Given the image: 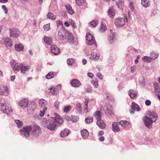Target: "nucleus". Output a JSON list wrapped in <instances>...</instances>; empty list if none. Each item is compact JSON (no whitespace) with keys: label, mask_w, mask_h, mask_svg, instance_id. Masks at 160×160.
Masks as SVG:
<instances>
[{"label":"nucleus","mask_w":160,"mask_h":160,"mask_svg":"<svg viewBox=\"0 0 160 160\" xmlns=\"http://www.w3.org/2000/svg\"><path fill=\"white\" fill-rule=\"evenodd\" d=\"M55 117H52L50 121L45 119H43L42 121V126L51 131L54 130L56 127V123L62 124L63 122V119L58 114L55 113Z\"/></svg>","instance_id":"1"},{"label":"nucleus","mask_w":160,"mask_h":160,"mask_svg":"<svg viewBox=\"0 0 160 160\" xmlns=\"http://www.w3.org/2000/svg\"><path fill=\"white\" fill-rule=\"evenodd\" d=\"M0 102L1 110L3 112L7 114H10V112H12V109L7 100L4 98H2L0 100Z\"/></svg>","instance_id":"2"},{"label":"nucleus","mask_w":160,"mask_h":160,"mask_svg":"<svg viewBox=\"0 0 160 160\" xmlns=\"http://www.w3.org/2000/svg\"><path fill=\"white\" fill-rule=\"evenodd\" d=\"M68 32L63 28H61L58 31L57 38L59 40H63L66 38Z\"/></svg>","instance_id":"3"},{"label":"nucleus","mask_w":160,"mask_h":160,"mask_svg":"<svg viewBox=\"0 0 160 160\" xmlns=\"http://www.w3.org/2000/svg\"><path fill=\"white\" fill-rule=\"evenodd\" d=\"M32 130V128L30 126H24L22 130H20V132L21 134L28 137L30 135V132Z\"/></svg>","instance_id":"4"},{"label":"nucleus","mask_w":160,"mask_h":160,"mask_svg":"<svg viewBox=\"0 0 160 160\" xmlns=\"http://www.w3.org/2000/svg\"><path fill=\"white\" fill-rule=\"evenodd\" d=\"M86 38L87 43L89 45H96V42L94 38L90 33L86 34Z\"/></svg>","instance_id":"5"},{"label":"nucleus","mask_w":160,"mask_h":160,"mask_svg":"<svg viewBox=\"0 0 160 160\" xmlns=\"http://www.w3.org/2000/svg\"><path fill=\"white\" fill-rule=\"evenodd\" d=\"M114 24L117 28L122 27L125 24V18H117L114 20Z\"/></svg>","instance_id":"6"},{"label":"nucleus","mask_w":160,"mask_h":160,"mask_svg":"<svg viewBox=\"0 0 160 160\" xmlns=\"http://www.w3.org/2000/svg\"><path fill=\"white\" fill-rule=\"evenodd\" d=\"M143 119L144 124L147 127L149 128L152 127V123L154 122L152 121V119L148 116L144 117Z\"/></svg>","instance_id":"7"},{"label":"nucleus","mask_w":160,"mask_h":160,"mask_svg":"<svg viewBox=\"0 0 160 160\" xmlns=\"http://www.w3.org/2000/svg\"><path fill=\"white\" fill-rule=\"evenodd\" d=\"M10 31V36L11 37L17 38L20 34V32L16 28H11L9 29Z\"/></svg>","instance_id":"8"},{"label":"nucleus","mask_w":160,"mask_h":160,"mask_svg":"<svg viewBox=\"0 0 160 160\" xmlns=\"http://www.w3.org/2000/svg\"><path fill=\"white\" fill-rule=\"evenodd\" d=\"M29 103L28 99L27 98H23L18 103L19 106L22 109L26 108Z\"/></svg>","instance_id":"9"},{"label":"nucleus","mask_w":160,"mask_h":160,"mask_svg":"<svg viewBox=\"0 0 160 160\" xmlns=\"http://www.w3.org/2000/svg\"><path fill=\"white\" fill-rule=\"evenodd\" d=\"M36 107V104L34 102H31L29 105L28 108V111L29 113H32L34 111Z\"/></svg>","instance_id":"10"},{"label":"nucleus","mask_w":160,"mask_h":160,"mask_svg":"<svg viewBox=\"0 0 160 160\" xmlns=\"http://www.w3.org/2000/svg\"><path fill=\"white\" fill-rule=\"evenodd\" d=\"M131 108V109L130 110V112L132 114L134 113L135 110L137 111H138L140 109V107L134 102L132 103Z\"/></svg>","instance_id":"11"},{"label":"nucleus","mask_w":160,"mask_h":160,"mask_svg":"<svg viewBox=\"0 0 160 160\" xmlns=\"http://www.w3.org/2000/svg\"><path fill=\"white\" fill-rule=\"evenodd\" d=\"M9 93L7 86H2L0 88V94L2 95L8 96Z\"/></svg>","instance_id":"12"},{"label":"nucleus","mask_w":160,"mask_h":160,"mask_svg":"<svg viewBox=\"0 0 160 160\" xmlns=\"http://www.w3.org/2000/svg\"><path fill=\"white\" fill-rule=\"evenodd\" d=\"M14 60L11 62V65L14 71L17 72L19 70L20 68L21 69L22 64L20 63H17L14 65Z\"/></svg>","instance_id":"13"},{"label":"nucleus","mask_w":160,"mask_h":160,"mask_svg":"<svg viewBox=\"0 0 160 160\" xmlns=\"http://www.w3.org/2000/svg\"><path fill=\"white\" fill-rule=\"evenodd\" d=\"M51 50L52 52L55 55H57L60 53V49L56 45H52Z\"/></svg>","instance_id":"14"},{"label":"nucleus","mask_w":160,"mask_h":160,"mask_svg":"<svg viewBox=\"0 0 160 160\" xmlns=\"http://www.w3.org/2000/svg\"><path fill=\"white\" fill-rule=\"evenodd\" d=\"M110 32L111 33L108 36V40L111 43H112L116 41L115 38L116 34L115 33H112V30H110Z\"/></svg>","instance_id":"15"},{"label":"nucleus","mask_w":160,"mask_h":160,"mask_svg":"<svg viewBox=\"0 0 160 160\" xmlns=\"http://www.w3.org/2000/svg\"><path fill=\"white\" fill-rule=\"evenodd\" d=\"M148 117L151 119L152 121L155 122L158 118V115L153 112H150L148 113Z\"/></svg>","instance_id":"16"},{"label":"nucleus","mask_w":160,"mask_h":160,"mask_svg":"<svg viewBox=\"0 0 160 160\" xmlns=\"http://www.w3.org/2000/svg\"><path fill=\"white\" fill-rule=\"evenodd\" d=\"M12 41L10 38H7L4 39V42L7 48L9 49L12 46Z\"/></svg>","instance_id":"17"},{"label":"nucleus","mask_w":160,"mask_h":160,"mask_svg":"<svg viewBox=\"0 0 160 160\" xmlns=\"http://www.w3.org/2000/svg\"><path fill=\"white\" fill-rule=\"evenodd\" d=\"M40 132V128L38 126H35L32 129V134L35 136H37Z\"/></svg>","instance_id":"18"},{"label":"nucleus","mask_w":160,"mask_h":160,"mask_svg":"<svg viewBox=\"0 0 160 160\" xmlns=\"http://www.w3.org/2000/svg\"><path fill=\"white\" fill-rule=\"evenodd\" d=\"M14 47L16 50L18 52L22 51L23 50L24 47L21 43L15 44Z\"/></svg>","instance_id":"19"},{"label":"nucleus","mask_w":160,"mask_h":160,"mask_svg":"<svg viewBox=\"0 0 160 160\" xmlns=\"http://www.w3.org/2000/svg\"><path fill=\"white\" fill-rule=\"evenodd\" d=\"M93 116L96 118L97 121L100 120L102 118L101 112L100 111H96L93 114Z\"/></svg>","instance_id":"20"},{"label":"nucleus","mask_w":160,"mask_h":160,"mask_svg":"<svg viewBox=\"0 0 160 160\" xmlns=\"http://www.w3.org/2000/svg\"><path fill=\"white\" fill-rule=\"evenodd\" d=\"M80 82L79 81L76 79H74L72 80L71 82V84L72 87H78L80 86Z\"/></svg>","instance_id":"21"},{"label":"nucleus","mask_w":160,"mask_h":160,"mask_svg":"<svg viewBox=\"0 0 160 160\" xmlns=\"http://www.w3.org/2000/svg\"><path fill=\"white\" fill-rule=\"evenodd\" d=\"M65 7L67 12L69 14H72L74 13V12L71 5L69 4H67L65 6Z\"/></svg>","instance_id":"22"},{"label":"nucleus","mask_w":160,"mask_h":160,"mask_svg":"<svg viewBox=\"0 0 160 160\" xmlns=\"http://www.w3.org/2000/svg\"><path fill=\"white\" fill-rule=\"evenodd\" d=\"M112 130L114 132H118L120 130V129L117 122H114L112 124Z\"/></svg>","instance_id":"23"},{"label":"nucleus","mask_w":160,"mask_h":160,"mask_svg":"<svg viewBox=\"0 0 160 160\" xmlns=\"http://www.w3.org/2000/svg\"><path fill=\"white\" fill-rule=\"evenodd\" d=\"M119 124L123 128H126L130 125V122L126 120H121Z\"/></svg>","instance_id":"24"},{"label":"nucleus","mask_w":160,"mask_h":160,"mask_svg":"<svg viewBox=\"0 0 160 160\" xmlns=\"http://www.w3.org/2000/svg\"><path fill=\"white\" fill-rule=\"evenodd\" d=\"M81 134L83 138H86L88 136L89 133L87 129H83L81 132Z\"/></svg>","instance_id":"25"},{"label":"nucleus","mask_w":160,"mask_h":160,"mask_svg":"<svg viewBox=\"0 0 160 160\" xmlns=\"http://www.w3.org/2000/svg\"><path fill=\"white\" fill-rule=\"evenodd\" d=\"M44 42L47 44L50 45L52 43V39L49 37L45 36L43 39Z\"/></svg>","instance_id":"26"},{"label":"nucleus","mask_w":160,"mask_h":160,"mask_svg":"<svg viewBox=\"0 0 160 160\" xmlns=\"http://www.w3.org/2000/svg\"><path fill=\"white\" fill-rule=\"evenodd\" d=\"M108 14L109 16L111 18L115 16V11L113 7H111L109 8Z\"/></svg>","instance_id":"27"},{"label":"nucleus","mask_w":160,"mask_h":160,"mask_svg":"<svg viewBox=\"0 0 160 160\" xmlns=\"http://www.w3.org/2000/svg\"><path fill=\"white\" fill-rule=\"evenodd\" d=\"M90 58L93 60L96 61L99 59V56H98L96 53L92 52L91 53V56Z\"/></svg>","instance_id":"28"},{"label":"nucleus","mask_w":160,"mask_h":160,"mask_svg":"<svg viewBox=\"0 0 160 160\" xmlns=\"http://www.w3.org/2000/svg\"><path fill=\"white\" fill-rule=\"evenodd\" d=\"M128 94L132 99L134 98L137 96V93L136 91L133 90H130Z\"/></svg>","instance_id":"29"},{"label":"nucleus","mask_w":160,"mask_h":160,"mask_svg":"<svg viewBox=\"0 0 160 160\" xmlns=\"http://www.w3.org/2000/svg\"><path fill=\"white\" fill-rule=\"evenodd\" d=\"M29 66H25L22 64L21 68V72L23 74H25L26 72L30 68Z\"/></svg>","instance_id":"30"},{"label":"nucleus","mask_w":160,"mask_h":160,"mask_svg":"<svg viewBox=\"0 0 160 160\" xmlns=\"http://www.w3.org/2000/svg\"><path fill=\"white\" fill-rule=\"evenodd\" d=\"M69 133V131L68 129H66L63 131L61 132L60 133L61 137H64L67 136Z\"/></svg>","instance_id":"31"},{"label":"nucleus","mask_w":160,"mask_h":160,"mask_svg":"<svg viewBox=\"0 0 160 160\" xmlns=\"http://www.w3.org/2000/svg\"><path fill=\"white\" fill-rule=\"evenodd\" d=\"M97 124L98 127L102 129H103L105 127V124L103 121L101 119L97 121Z\"/></svg>","instance_id":"32"},{"label":"nucleus","mask_w":160,"mask_h":160,"mask_svg":"<svg viewBox=\"0 0 160 160\" xmlns=\"http://www.w3.org/2000/svg\"><path fill=\"white\" fill-rule=\"evenodd\" d=\"M149 0H141V4L143 7L147 8L150 5Z\"/></svg>","instance_id":"33"},{"label":"nucleus","mask_w":160,"mask_h":160,"mask_svg":"<svg viewBox=\"0 0 160 160\" xmlns=\"http://www.w3.org/2000/svg\"><path fill=\"white\" fill-rule=\"evenodd\" d=\"M47 18L53 20H55L56 18V16L51 12H49L47 15Z\"/></svg>","instance_id":"34"},{"label":"nucleus","mask_w":160,"mask_h":160,"mask_svg":"<svg viewBox=\"0 0 160 160\" xmlns=\"http://www.w3.org/2000/svg\"><path fill=\"white\" fill-rule=\"evenodd\" d=\"M85 122L88 124L92 123L93 122V118L92 117L89 116L86 118Z\"/></svg>","instance_id":"35"},{"label":"nucleus","mask_w":160,"mask_h":160,"mask_svg":"<svg viewBox=\"0 0 160 160\" xmlns=\"http://www.w3.org/2000/svg\"><path fill=\"white\" fill-rule=\"evenodd\" d=\"M47 104V102L43 99H41L39 102V106L41 107H45Z\"/></svg>","instance_id":"36"},{"label":"nucleus","mask_w":160,"mask_h":160,"mask_svg":"<svg viewBox=\"0 0 160 160\" xmlns=\"http://www.w3.org/2000/svg\"><path fill=\"white\" fill-rule=\"evenodd\" d=\"M88 99L86 98L85 99V101L84 102V110L85 112H88Z\"/></svg>","instance_id":"37"},{"label":"nucleus","mask_w":160,"mask_h":160,"mask_svg":"<svg viewBox=\"0 0 160 160\" xmlns=\"http://www.w3.org/2000/svg\"><path fill=\"white\" fill-rule=\"evenodd\" d=\"M153 84L154 86L155 91L157 92H160V87L158 83L156 82H154Z\"/></svg>","instance_id":"38"},{"label":"nucleus","mask_w":160,"mask_h":160,"mask_svg":"<svg viewBox=\"0 0 160 160\" xmlns=\"http://www.w3.org/2000/svg\"><path fill=\"white\" fill-rule=\"evenodd\" d=\"M54 76V73L53 72H50L46 76V78L47 79H50L53 78Z\"/></svg>","instance_id":"39"},{"label":"nucleus","mask_w":160,"mask_h":160,"mask_svg":"<svg viewBox=\"0 0 160 160\" xmlns=\"http://www.w3.org/2000/svg\"><path fill=\"white\" fill-rule=\"evenodd\" d=\"M68 38L69 42L72 43L74 42V39L72 34L71 33H68Z\"/></svg>","instance_id":"40"},{"label":"nucleus","mask_w":160,"mask_h":160,"mask_svg":"<svg viewBox=\"0 0 160 160\" xmlns=\"http://www.w3.org/2000/svg\"><path fill=\"white\" fill-rule=\"evenodd\" d=\"M117 4L118 7L120 9H122L124 6V3L122 1H119L117 2Z\"/></svg>","instance_id":"41"},{"label":"nucleus","mask_w":160,"mask_h":160,"mask_svg":"<svg viewBox=\"0 0 160 160\" xmlns=\"http://www.w3.org/2000/svg\"><path fill=\"white\" fill-rule=\"evenodd\" d=\"M158 57V54L155 53L153 52H152L150 54V57L152 60H154Z\"/></svg>","instance_id":"42"},{"label":"nucleus","mask_w":160,"mask_h":160,"mask_svg":"<svg viewBox=\"0 0 160 160\" xmlns=\"http://www.w3.org/2000/svg\"><path fill=\"white\" fill-rule=\"evenodd\" d=\"M98 21L96 20H94L90 23V25L92 27H95L97 25Z\"/></svg>","instance_id":"43"},{"label":"nucleus","mask_w":160,"mask_h":160,"mask_svg":"<svg viewBox=\"0 0 160 160\" xmlns=\"http://www.w3.org/2000/svg\"><path fill=\"white\" fill-rule=\"evenodd\" d=\"M92 84L95 88H97L98 86V81L96 79H94L92 82Z\"/></svg>","instance_id":"44"},{"label":"nucleus","mask_w":160,"mask_h":160,"mask_svg":"<svg viewBox=\"0 0 160 160\" xmlns=\"http://www.w3.org/2000/svg\"><path fill=\"white\" fill-rule=\"evenodd\" d=\"M142 59L146 62H150L152 60L150 57H149L147 56H144Z\"/></svg>","instance_id":"45"},{"label":"nucleus","mask_w":160,"mask_h":160,"mask_svg":"<svg viewBox=\"0 0 160 160\" xmlns=\"http://www.w3.org/2000/svg\"><path fill=\"white\" fill-rule=\"evenodd\" d=\"M48 90L50 91H49V92L50 93L52 94L55 95L57 94V92L54 88L51 87L49 90L48 89Z\"/></svg>","instance_id":"46"},{"label":"nucleus","mask_w":160,"mask_h":160,"mask_svg":"<svg viewBox=\"0 0 160 160\" xmlns=\"http://www.w3.org/2000/svg\"><path fill=\"white\" fill-rule=\"evenodd\" d=\"M72 109V107L69 106L65 107L63 109V111L65 112H69Z\"/></svg>","instance_id":"47"},{"label":"nucleus","mask_w":160,"mask_h":160,"mask_svg":"<svg viewBox=\"0 0 160 160\" xmlns=\"http://www.w3.org/2000/svg\"><path fill=\"white\" fill-rule=\"evenodd\" d=\"M15 123L18 127H21L23 125V123L20 120H15Z\"/></svg>","instance_id":"48"},{"label":"nucleus","mask_w":160,"mask_h":160,"mask_svg":"<svg viewBox=\"0 0 160 160\" xmlns=\"http://www.w3.org/2000/svg\"><path fill=\"white\" fill-rule=\"evenodd\" d=\"M70 24L72 26L73 28L75 29L77 28V26L75 22L72 19H71L69 21Z\"/></svg>","instance_id":"49"},{"label":"nucleus","mask_w":160,"mask_h":160,"mask_svg":"<svg viewBox=\"0 0 160 160\" xmlns=\"http://www.w3.org/2000/svg\"><path fill=\"white\" fill-rule=\"evenodd\" d=\"M106 30L107 28L106 26L102 23L100 28V31L102 32H104Z\"/></svg>","instance_id":"50"},{"label":"nucleus","mask_w":160,"mask_h":160,"mask_svg":"<svg viewBox=\"0 0 160 160\" xmlns=\"http://www.w3.org/2000/svg\"><path fill=\"white\" fill-rule=\"evenodd\" d=\"M43 28L45 31H47L50 29V25L49 24H47L44 25Z\"/></svg>","instance_id":"51"},{"label":"nucleus","mask_w":160,"mask_h":160,"mask_svg":"<svg viewBox=\"0 0 160 160\" xmlns=\"http://www.w3.org/2000/svg\"><path fill=\"white\" fill-rule=\"evenodd\" d=\"M74 61L72 59H69L67 60V63L68 65H72L74 63Z\"/></svg>","instance_id":"52"},{"label":"nucleus","mask_w":160,"mask_h":160,"mask_svg":"<svg viewBox=\"0 0 160 160\" xmlns=\"http://www.w3.org/2000/svg\"><path fill=\"white\" fill-rule=\"evenodd\" d=\"M60 102L58 101H56L54 103V106L56 109H58L59 108Z\"/></svg>","instance_id":"53"},{"label":"nucleus","mask_w":160,"mask_h":160,"mask_svg":"<svg viewBox=\"0 0 160 160\" xmlns=\"http://www.w3.org/2000/svg\"><path fill=\"white\" fill-rule=\"evenodd\" d=\"M47 108H44L42 110V111H41L40 112V116L41 117H42L44 114L45 112L47 110Z\"/></svg>","instance_id":"54"},{"label":"nucleus","mask_w":160,"mask_h":160,"mask_svg":"<svg viewBox=\"0 0 160 160\" xmlns=\"http://www.w3.org/2000/svg\"><path fill=\"white\" fill-rule=\"evenodd\" d=\"M78 120V118L75 116L72 117L71 118V120L73 122H77Z\"/></svg>","instance_id":"55"},{"label":"nucleus","mask_w":160,"mask_h":160,"mask_svg":"<svg viewBox=\"0 0 160 160\" xmlns=\"http://www.w3.org/2000/svg\"><path fill=\"white\" fill-rule=\"evenodd\" d=\"M2 8L4 10L5 13L7 14L8 13V10L6 6L5 5H3L2 6Z\"/></svg>","instance_id":"56"},{"label":"nucleus","mask_w":160,"mask_h":160,"mask_svg":"<svg viewBox=\"0 0 160 160\" xmlns=\"http://www.w3.org/2000/svg\"><path fill=\"white\" fill-rule=\"evenodd\" d=\"M97 76L100 79L102 80L103 79V76L100 73H98L97 74Z\"/></svg>","instance_id":"57"},{"label":"nucleus","mask_w":160,"mask_h":160,"mask_svg":"<svg viewBox=\"0 0 160 160\" xmlns=\"http://www.w3.org/2000/svg\"><path fill=\"white\" fill-rule=\"evenodd\" d=\"M129 8H130L132 11H133L134 10V8L133 7V4L132 2L130 3L129 5Z\"/></svg>","instance_id":"58"},{"label":"nucleus","mask_w":160,"mask_h":160,"mask_svg":"<svg viewBox=\"0 0 160 160\" xmlns=\"http://www.w3.org/2000/svg\"><path fill=\"white\" fill-rule=\"evenodd\" d=\"M131 72L133 73L135 71V70L136 69V67L135 66H133L132 67H131Z\"/></svg>","instance_id":"59"},{"label":"nucleus","mask_w":160,"mask_h":160,"mask_svg":"<svg viewBox=\"0 0 160 160\" xmlns=\"http://www.w3.org/2000/svg\"><path fill=\"white\" fill-rule=\"evenodd\" d=\"M87 75L88 77L91 78H92L94 76L93 74L91 72H88L87 74Z\"/></svg>","instance_id":"60"},{"label":"nucleus","mask_w":160,"mask_h":160,"mask_svg":"<svg viewBox=\"0 0 160 160\" xmlns=\"http://www.w3.org/2000/svg\"><path fill=\"white\" fill-rule=\"evenodd\" d=\"M86 92L88 93L91 92H92V88L91 87L88 88L86 89Z\"/></svg>","instance_id":"61"},{"label":"nucleus","mask_w":160,"mask_h":160,"mask_svg":"<svg viewBox=\"0 0 160 160\" xmlns=\"http://www.w3.org/2000/svg\"><path fill=\"white\" fill-rule=\"evenodd\" d=\"M151 103V102L149 100H147L145 101V104L146 105H147V106H148V105H150Z\"/></svg>","instance_id":"62"},{"label":"nucleus","mask_w":160,"mask_h":160,"mask_svg":"<svg viewBox=\"0 0 160 160\" xmlns=\"http://www.w3.org/2000/svg\"><path fill=\"white\" fill-rule=\"evenodd\" d=\"M64 24L67 27H68L70 26V23H69L67 21L65 22H64Z\"/></svg>","instance_id":"63"},{"label":"nucleus","mask_w":160,"mask_h":160,"mask_svg":"<svg viewBox=\"0 0 160 160\" xmlns=\"http://www.w3.org/2000/svg\"><path fill=\"white\" fill-rule=\"evenodd\" d=\"M104 132L102 130L98 132V135L102 136L104 134Z\"/></svg>","instance_id":"64"}]
</instances>
